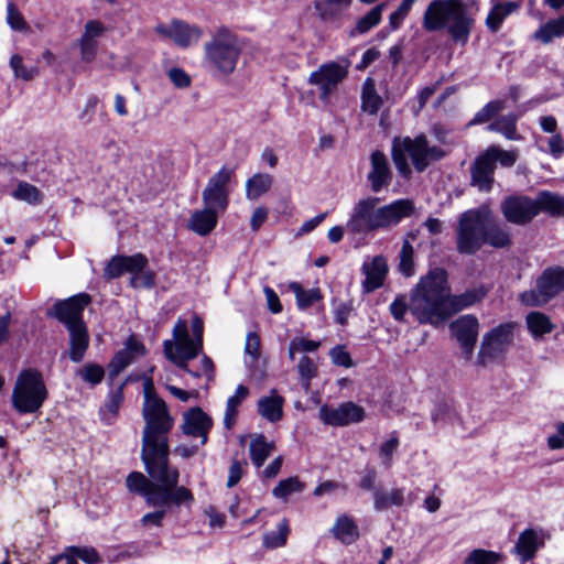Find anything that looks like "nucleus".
Returning a JSON list of instances; mask_svg holds the SVG:
<instances>
[{"label":"nucleus","mask_w":564,"mask_h":564,"mask_svg":"<svg viewBox=\"0 0 564 564\" xmlns=\"http://www.w3.org/2000/svg\"><path fill=\"white\" fill-rule=\"evenodd\" d=\"M144 427L142 432L141 459L147 473L132 471L126 479L129 491L145 499L149 507H171L192 502L193 495L186 487H178V470L169 466V434L174 420L166 403L153 392L150 380L144 383V403L142 406Z\"/></svg>","instance_id":"1"},{"label":"nucleus","mask_w":564,"mask_h":564,"mask_svg":"<svg viewBox=\"0 0 564 564\" xmlns=\"http://www.w3.org/2000/svg\"><path fill=\"white\" fill-rule=\"evenodd\" d=\"M447 272L442 268H434L420 278L409 296L398 295L389 308L398 322H404L406 312H410L419 324L436 327L447 321Z\"/></svg>","instance_id":"2"},{"label":"nucleus","mask_w":564,"mask_h":564,"mask_svg":"<svg viewBox=\"0 0 564 564\" xmlns=\"http://www.w3.org/2000/svg\"><path fill=\"white\" fill-rule=\"evenodd\" d=\"M378 197H366L355 203L346 229L354 235H367L379 229L398 225L403 218L410 217L414 205L410 199H398L378 207Z\"/></svg>","instance_id":"3"},{"label":"nucleus","mask_w":564,"mask_h":564,"mask_svg":"<svg viewBox=\"0 0 564 564\" xmlns=\"http://www.w3.org/2000/svg\"><path fill=\"white\" fill-rule=\"evenodd\" d=\"M422 24L427 32L446 30L455 43L466 45L474 20L462 0H433L424 11Z\"/></svg>","instance_id":"4"},{"label":"nucleus","mask_w":564,"mask_h":564,"mask_svg":"<svg viewBox=\"0 0 564 564\" xmlns=\"http://www.w3.org/2000/svg\"><path fill=\"white\" fill-rule=\"evenodd\" d=\"M243 48L242 39L228 26L221 25L204 44V61L208 68L227 76L235 72Z\"/></svg>","instance_id":"5"},{"label":"nucleus","mask_w":564,"mask_h":564,"mask_svg":"<svg viewBox=\"0 0 564 564\" xmlns=\"http://www.w3.org/2000/svg\"><path fill=\"white\" fill-rule=\"evenodd\" d=\"M506 219L517 225L530 223L541 212L561 215L564 210V199L552 192H540L535 199L528 196H510L501 204Z\"/></svg>","instance_id":"6"},{"label":"nucleus","mask_w":564,"mask_h":564,"mask_svg":"<svg viewBox=\"0 0 564 564\" xmlns=\"http://www.w3.org/2000/svg\"><path fill=\"white\" fill-rule=\"evenodd\" d=\"M406 155L410 156L414 169L417 172H423L432 162L444 158L445 151L440 147L430 145L424 134H420L414 139L409 137L403 140L394 139L392 159L399 173L405 177L411 174Z\"/></svg>","instance_id":"7"},{"label":"nucleus","mask_w":564,"mask_h":564,"mask_svg":"<svg viewBox=\"0 0 564 564\" xmlns=\"http://www.w3.org/2000/svg\"><path fill=\"white\" fill-rule=\"evenodd\" d=\"M193 337L189 336L187 322L180 318L173 327V338L163 343L165 357L176 367H185L186 360H193L203 350V321L195 315L192 323Z\"/></svg>","instance_id":"8"},{"label":"nucleus","mask_w":564,"mask_h":564,"mask_svg":"<svg viewBox=\"0 0 564 564\" xmlns=\"http://www.w3.org/2000/svg\"><path fill=\"white\" fill-rule=\"evenodd\" d=\"M47 398L42 375L35 370H23L17 378L12 392V404L19 413H34Z\"/></svg>","instance_id":"9"},{"label":"nucleus","mask_w":564,"mask_h":564,"mask_svg":"<svg viewBox=\"0 0 564 564\" xmlns=\"http://www.w3.org/2000/svg\"><path fill=\"white\" fill-rule=\"evenodd\" d=\"M484 219L479 212L467 210L459 217L456 247L459 253L474 254L482 246Z\"/></svg>","instance_id":"10"},{"label":"nucleus","mask_w":564,"mask_h":564,"mask_svg":"<svg viewBox=\"0 0 564 564\" xmlns=\"http://www.w3.org/2000/svg\"><path fill=\"white\" fill-rule=\"evenodd\" d=\"M512 330L511 324H501L485 334L477 356L478 365L487 366L502 359L513 341Z\"/></svg>","instance_id":"11"},{"label":"nucleus","mask_w":564,"mask_h":564,"mask_svg":"<svg viewBox=\"0 0 564 564\" xmlns=\"http://www.w3.org/2000/svg\"><path fill=\"white\" fill-rule=\"evenodd\" d=\"M563 283V269H546L538 278L535 289L521 293L520 300L527 306L544 305L561 291Z\"/></svg>","instance_id":"12"},{"label":"nucleus","mask_w":564,"mask_h":564,"mask_svg":"<svg viewBox=\"0 0 564 564\" xmlns=\"http://www.w3.org/2000/svg\"><path fill=\"white\" fill-rule=\"evenodd\" d=\"M154 31L162 40L170 41L181 48L196 45L204 34L200 26L180 19H173L169 23H159Z\"/></svg>","instance_id":"13"},{"label":"nucleus","mask_w":564,"mask_h":564,"mask_svg":"<svg viewBox=\"0 0 564 564\" xmlns=\"http://www.w3.org/2000/svg\"><path fill=\"white\" fill-rule=\"evenodd\" d=\"M235 176V169L223 166L207 182L202 193L204 205L219 213L225 212L229 204L228 185Z\"/></svg>","instance_id":"14"},{"label":"nucleus","mask_w":564,"mask_h":564,"mask_svg":"<svg viewBox=\"0 0 564 564\" xmlns=\"http://www.w3.org/2000/svg\"><path fill=\"white\" fill-rule=\"evenodd\" d=\"M321 341L312 340L304 336H296L289 344L288 355L290 360L295 359L296 354H307L316 351L321 347ZM297 372L300 381L305 390L310 389L311 380L317 376V366L315 361L303 355L297 362Z\"/></svg>","instance_id":"15"},{"label":"nucleus","mask_w":564,"mask_h":564,"mask_svg":"<svg viewBox=\"0 0 564 564\" xmlns=\"http://www.w3.org/2000/svg\"><path fill=\"white\" fill-rule=\"evenodd\" d=\"M346 65L330 62L321 65L315 72L311 73L308 84L319 88V99L324 102L329 100L330 95L336 90L339 83L347 76Z\"/></svg>","instance_id":"16"},{"label":"nucleus","mask_w":564,"mask_h":564,"mask_svg":"<svg viewBox=\"0 0 564 564\" xmlns=\"http://www.w3.org/2000/svg\"><path fill=\"white\" fill-rule=\"evenodd\" d=\"M550 539L549 532L541 527L524 529L518 536L513 553L522 563L533 560L545 542Z\"/></svg>","instance_id":"17"},{"label":"nucleus","mask_w":564,"mask_h":564,"mask_svg":"<svg viewBox=\"0 0 564 564\" xmlns=\"http://www.w3.org/2000/svg\"><path fill=\"white\" fill-rule=\"evenodd\" d=\"M319 419L327 425L346 426L361 422L365 419V410L350 401L344 402L337 408L323 405L319 409Z\"/></svg>","instance_id":"18"},{"label":"nucleus","mask_w":564,"mask_h":564,"mask_svg":"<svg viewBox=\"0 0 564 564\" xmlns=\"http://www.w3.org/2000/svg\"><path fill=\"white\" fill-rule=\"evenodd\" d=\"M89 303L90 296L86 293H80L54 304L52 308L53 315L64 323L67 328L75 324H84L83 311Z\"/></svg>","instance_id":"19"},{"label":"nucleus","mask_w":564,"mask_h":564,"mask_svg":"<svg viewBox=\"0 0 564 564\" xmlns=\"http://www.w3.org/2000/svg\"><path fill=\"white\" fill-rule=\"evenodd\" d=\"M451 330L460 344L465 358L470 359L477 341L479 323L474 315H464L451 324Z\"/></svg>","instance_id":"20"},{"label":"nucleus","mask_w":564,"mask_h":564,"mask_svg":"<svg viewBox=\"0 0 564 564\" xmlns=\"http://www.w3.org/2000/svg\"><path fill=\"white\" fill-rule=\"evenodd\" d=\"M212 426V417L198 406L192 408L183 414V423L181 426L183 433L200 438L202 445L206 444Z\"/></svg>","instance_id":"21"},{"label":"nucleus","mask_w":564,"mask_h":564,"mask_svg":"<svg viewBox=\"0 0 564 564\" xmlns=\"http://www.w3.org/2000/svg\"><path fill=\"white\" fill-rule=\"evenodd\" d=\"M487 293L488 289L485 285H477L462 294H452L451 286L448 285L447 319L454 314L479 303Z\"/></svg>","instance_id":"22"},{"label":"nucleus","mask_w":564,"mask_h":564,"mask_svg":"<svg viewBox=\"0 0 564 564\" xmlns=\"http://www.w3.org/2000/svg\"><path fill=\"white\" fill-rule=\"evenodd\" d=\"M496 165L485 151L478 155L470 169L471 185L479 191L489 192L494 183Z\"/></svg>","instance_id":"23"},{"label":"nucleus","mask_w":564,"mask_h":564,"mask_svg":"<svg viewBox=\"0 0 564 564\" xmlns=\"http://www.w3.org/2000/svg\"><path fill=\"white\" fill-rule=\"evenodd\" d=\"M371 171L368 180L371 183V189L375 193L389 185L391 181V170L387 156L381 151H373L370 156Z\"/></svg>","instance_id":"24"},{"label":"nucleus","mask_w":564,"mask_h":564,"mask_svg":"<svg viewBox=\"0 0 564 564\" xmlns=\"http://www.w3.org/2000/svg\"><path fill=\"white\" fill-rule=\"evenodd\" d=\"M352 2L354 0H315L314 10L321 21L336 23L340 21Z\"/></svg>","instance_id":"25"},{"label":"nucleus","mask_w":564,"mask_h":564,"mask_svg":"<svg viewBox=\"0 0 564 564\" xmlns=\"http://www.w3.org/2000/svg\"><path fill=\"white\" fill-rule=\"evenodd\" d=\"M104 25L95 20L88 21L79 40L80 56L84 62H91L97 52V39L104 33Z\"/></svg>","instance_id":"26"},{"label":"nucleus","mask_w":564,"mask_h":564,"mask_svg":"<svg viewBox=\"0 0 564 564\" xmlns=\"http://www.w3.org/2000/svg\"><path fill=\"white\" fill-rule=\"evenodd\" d=\"M362 272L366 275L364 290L369 293L379 289L388 272L387 261L383 257H375L371 262L364 263Z\"/></svg>","instance_id":"27"},{"label":"nucleus","mask_w":564,"mask_h":564,"mask_svg":"<svg viewBox=\"0 0 564 564\" xmlns=\"http://www.w3.org/2000/svg\"><path fill=\"white\" fill-rule=\"evenodd\" d=\"M283 397L279 395L276 390H271L269 395L258 400V413L269 422H278L283 416Z\"/></svg>","instance_id":"28"},{"label":"nucleus","mask_w":564,"mask_h":564,"mask_svg":"<svg viewBox=\"0 0 564 564\" xmlns=\"http://www.w3.org/2000/svg\"><path fill=\"white\" fill-rule=\"evenodd\" d=\"M218 213L206 206L202 210H196L189 218L188 228L199 236L208 235L217 225Z\"/></svg>","instance_id":"29"},{"label":"nucleus","mask_w":564,"mask_h":564,"mask_svg":"<svg viewBox=\"0 0 564 564\" xmlns=\"http://www.w3.org/2000/svg\"><path fill=\"white\" fill-rule=\"evenodd\" d=\"M70 335L69 358L74 362H79L88 347L89 338L85 324H75L67 328Z\"/></svg>","instance_id":"30"},{"label":"nucleus","mask_w":564,"mask_h":564,"mask_svg":"<svg viewBox=\"0 0 564 564\" xmlns=\"http://www.w3.org/2000/svg\"><path fill=\"white\" fill-rule=\"evenodd\" d=\"M383 100L376 90L375 80L366 78L361 89V110L369 115H376L382 107Z\"/></svg>","instance_id":"31"},{"label":"nucleus","mask_w":564,"mask_h":564,"mask_svg":"<svg viewBox=\"0 0 564 564\" xmlns=\"http://www.w3.org/2000/svg\"><path fill=\"white\" fill-rule=\"evenodd\" d=\"M332 532L344 544H351L359 538L357 524L346 514L337 518Z\"/></svg>","instance_id":"32"},{"label":"nucleus","mask_w":564,"mask_h":564,"mask_svg":"<svg viewBox=\"0 0 564 564\" xmlns=\"http://www.w3.org/2000/svg\"><path fill=\"white\" fill-rule=\"evenodd\" d=\"M248 387L239 384L235 391V394L228 398L224 415V425L227 430H231L236 424L238 408L248 398Z\"/></svg>","instance_id":"33"},{"label":"nucleus","mask_w":564,"mask_h":564,"mask_svg":"<svg viewBox=\"0 0 564 564\" xmlns=\"http://www.w3.org/2000/svg\"><path fill=\"white\" fill-rule=\"evenodd\" d=\"M518 9V4L514 2H499L492 7L486 18V25L491 32H497L505 19L513 13Z\"/></svg>","instance_id":"34"},{"label":"nucleus","mask_w":564,"mask_h":564,"mask_svg":"<svg viewBox=\"0 0 564 564\" xmlns=\"http://www.w3.org/2000/svg\"><path fill=\"white\" fill-rule=\"evenodd\" d=\"M273 177L270 174L257 173L246 182V197L249 200H257L272 186Z\"/></svg>","instance_id":"35"},{"label":"nucleus","mask_w":564,"mask_h":564,"mask_svg":"<svg viewBox=\"0 0 564 564\" xmlns=\"http://www.w3.org/2000/svg\"><path fill=\"white\" fill-rule=\"evenodd\" d=\"M404 501V490L400 488L392 489L389 492L377 490L373 494V507L377 511H382L390 507H401Z\"/></svg>","instance_id":"36"},{"label":"nucleus","mask_w":564,"mask_h":564,"mask_svg":"<svg viewBox=\"0 0 564 564\" xmlns=\"http://www.w3.org/2000/svg\"><path fill=\"white\" fill-rule=\"evenodd\" d=\"M564 34V17H560L555 20H551L543 24L536 30L532 39L541 42L542 44H549L554 39L561 37Z\"/></svg>","instance_id":"37"},{"label":"nucleus","mask_w":564,"mask_h":564,"mask_svg":"<svg viewBox=\"0 0 564 564\" xmlns=\"http://www.w3.org/2000/svg\"><path fill=\"white\" fill-rule=\"evenodd\" d=\"M289 288L295 294L296 304L300 310H306L323 299L318 288L304 290L297 282L290 283Z\"/></svg>","instance_id":"38"},{"label":"nucleus","mask_w":564,"mask_h":564,"mask_svg":"<svg viewBox=\"0 0 564 564\" xmlns=\"http://www.w3.org/2000/svg\"><path fill=\"white\" fill-rule=\"evenodd\" d=\"M273 444L268 443L265 437L260 434L257 435L250 443L249 452H250V458L253 463V465L257 468H260L265 459L271 455L273 452Z\"/></svg>","instance_id":"39"},{"label":"nucleus","mask_w":564,"mask_h":564,"mask_svg":"<svg viewBox=\"0 0 564 564\" xmlns=\"http://www.w3.org/2000/svg\"><path fill=\"white\" fill-rule=\"evenodd\" d=\"M482 243H488L495 248H505L510 246L511 238L507 229L498 225L486 226L484 223Z\"/></svg>","instance_id":"40"},{"label":"nucleus","mask_w":564,"mask_h":564,"mask_svg":"<svg viewBox=\"0 0 564 564\" xmlns=\"http://www.w3.org/2000/svg\"><path fill=\"white\" fill-rule=\"evenodd\" d=\"M384 9L386 3H380L373 7L370 11L367 12V14L357 21L355 29L350 31V35L355 36L356 34H365L378 25L381 21L382 12Z\"/></svg>","instance_id":"41"},{"label":"nucleus","mask_w":564,"mask_h":564,"mask_svg":"<svg viewBox=\"0 0 564 564\" xmlns=\"http://www.w3.org/2000/svg\"><path fill=\"white\" fill-rule=\"evenodd\" d=\"M529 332L534 337H541L552 330L553 325L549 317L540 312H531L525 317Z\"/></svg>","instance_id":"42"},{"label":"nucleus","mask_w":564,"mask_h":564,"mask_svg":"<svg viewBox=\"0 0 564 564\" xmlns=\"http://www.w3.org/2000/svg\"><path fill=\"white\" fill-rule=\"evenodd\" d=\"M12 196L18 200H23L31 205H36L42 202L43 195L40 189L28 183V182H19L15 189L12 192Z\"/></svg>","instance_id":"43"},{"label":"nucleus","mask_w":564,"mask_h":564,"mask_svg":"<svg viewBox=\"0 0 564 564\" xmlns=\"http://www.w3.org/2000/svg\"><path fill=\"white\" fill-rule=\"evenodd\" d=\"M290 533L289 522L286 519H283L279 525L278 530L274 532H267L263 535V545L267 549H278L284 546L288 540V535Z\"/></svg>","instance_id":"44"},{"label":"nucleus","mask_w":564,"mask_h":564,"mask_svg":"<svg viewBox=\"0 0 564 564\" xmlns=\"http://www.w3.org/2000/svg\"><path fill=\"white\" fill-rule=\"evenodd\" d=\"M305 488V485L300 480L297 476L282 479L273 488L272 495L279 499H286L290 495L301 492Z\"/></svg>","instance_id":"45"},{"label":"nucleus","mask_w":564,"mask_h":564,"mask_svg":"<svg viewBox=\"0 0 564 564\" xmlns=\"http://www.w3.org/2000/svg\"><path fill=\"white\" fill-rule=\"evenodd\" d=\"M503 555L485 549L473 550L465 558L464 564H498Z\"/></svg>","instance_id":"46"},{"label":"nucleus","mask_w":564,"mask_h":564,"mask_svg":"<svg viewBox=\"0 0 564 564\" xmlns=\"http://www.w3.org/2000/svg\"><path fill=\"white\" fill-rule=\"evenodd\" d=\"M516 121L517 118L514 116L508 115L490 123L488 130L499 132L509 140H517Z\"/></svg>","instance_id":"47"},{"label":"nucleus","mask_w":564,"mask_h":564,"mask_svg":"<svg viewBox=\"0 0 564 564\" xmlns=\"http://www.w3.org/2000/svg\"><path fill=\"white\" fill-rule=\"evenodd\" d=\"M486 152L496 165L497 162L503 167H511L518 160L517 151L502 150L497 145L489 147Z\"/></svg>","instance_id":"48"},{"label":"nucleus","mask_w":564,"mask_h":564,"mask_svg":"<svg viewBox=\"0 0 564 564\" xmlns=\"http://www.w3.org/2000/svg\"><path fill=\"white\" fill-rule=\"evenodd\" d=\"M189 361L191 360H186V366L185 367H178V368L184 370V371H186V372H188L194 378L206 377L208 381L213 379V377H214V364H213V361H212V359L209 357L203 356L202 359H200L199 366L195 367V368H191L189 367Z\"/></svg>","instance_id":"49"},{"label":"nucleus","mask_w":564,"mask_h":564,"mask_svg":"<svg viewBox=\"0 0 564 564\" xmlns=\"http://www.w3.org/2000/svg\"><path fill=\"white\" fill-rule=\"evenodd\" d=\"M133 360V355L130 349H122L116 354L109 364V377L113 379L124 368H127Z\"/></svg>","instance_id":"50"},{"label":"nucleus","mask_w":564,"mask_h":564,"mask_svg":"<svg viewBox=\"0 0 564 564\" xmlns=\"http://www.w3.org/2000/svg\"><path fill=\"white\" fill-rule=\"evenodd\" d=\"M414 249L409 240H404L402 245V249L400 252V271L405 276H411L414 274Z\"/></svg>","instance_id":"51"},{"label":"nucleus","mask_w":564,"mask_h":564,"mask_svg":"<svg viewBox=\"0 0 564 564\" xmlns=\"http://www.w3.org/2000/svg\"><path fill=\"white\" fill-rule=\"evenodd\" d=\"M10 66L14 73V76L23 80H31L39 74L37 67H25L23 65L22 57L19 54L11 56Z\"/></svg>","instance_id":"52"},{"label":"nucleus","mask_w":564,"mask_h":564,"mask_svg":"<svg viewBox=\"0 0 564 564\" xmlns=\"http://www.w3.org/2000/svg\"><path fill=\"white\" fill-rule=\"evenodd\" d=\"M148 258L142 253H135L132 256H123V264L126 273H130L131 276L139 273L148 267Z\"/></svg>","instance_id":"53"},{"label":"nucleus","mask_w":564,"mask_h":564,"mask_svg":"<svg viewBox=\"0 0 564 564\" xmlns=\"http://www.w3.org/2000/svg\"><path fill=\"white\" fill-rule=\"evenodd\" d=\"M503 109V102L495 100L488 102L481 110H479L471 123H484L491 120L498 112Z\"/></svg>","instance_id":"54"},{"label":"nucleus","mask_w":564,"mask_h":564,"mask_svg":"<svg viewBox=\"0 0 564 564\" xmlns=\"http://www.w3.org/2000/svg\"><path fill=\"white\" fill-rule=\"evenodd\" d=\"M78 375L84 381L95 386L102 381L105 371L101 366L91 364L79 369Z\"/></svg>","instance_id":"55"},{"label":"nucleus","mask_w":564,"mask_h":564,"mask_svg":"<svg viewBox=\"0 0 564 564\" xmlns=\"http://www.w3.org/2000/svg\"><path fill=\"white\" fill-rule=\"evenodd\" d=\"M130 285L134 289H151L155 285V273L152 270L143 269L130 278Z\"/></svg>","instance_id":"56"},{"label":"nucleus","mask_w":564,"mask_h":564,"mask_svg":"<svg viewBox=\"0 0 564 564\" xmlns=\"http://www.w3.org/2000/svg\"><path fill=\"white\" fill-rule=\"evenodd\" d=\"M7 21L15 31H25L29 29L24 18L12 2H9L7 7Z\"/></svg>","instance_id":"57"},{"label":"nucleus","mask_w":564,"mask_h":564,"mask_svg":"<svg viewBox=\"0 0 564 564\" xmlns=\"http://www.w3.org/2000/svg\"><path fill=\"white\" fill-rule=\"evenodd\" d=\"M123 273H126L123 256H115L106 264L104 276L107 280H112L121 276Z\"/></svg>","instance_id":"58"},{"label":"nucleus","mask_w":564,"mask_h":564,"mask_svg":"<svg viewBox=\"0 0 564 564\" xmlns=\"http://www.w3.org/2000/svg\"><path fill=\"white\" fill-rule=\"evenodd\" d=\"M245 352L252 361L258 360L260 356V337L257 333H248L245 344Z\"/></svg>","instance_id":"59"},{"label":"nucleus","mask_w":564,"mask_h":564,"mask_svg":"<svg viewBox=\"0 0 564 564\" xmlns=\"http://www.w3.org/2000/svg\"><path fill=\"white\" fill-rule=\"evenodd\" d=\"M167 76L173 85L177 88H187L191 86V77L188 74L178 67H173L169 70Z\"/></svg>","instance_id":"60"},{"label":"nucleus","mask_w":564,"mask_h":564,"mask_svg":"<svg viewBox=\"0 0 564 564\" xmlns=\"http://www.w3.org/2000/svg\"><path fill=\"white\" fill-rule=\"evenodd\" d=\"M330 359L336 366L349 368L351 367V358L349 352L343 346H336L329 351Z\"/></svg>","instance_id":"61"},{"label":"nucleus","mask_w":564,"mask_h":564,"mask_svg":"<svg viewBox=\"0 0 564 564\" xmlns=\"http://www.w3.org/2000/svg\"><path fill=\"white\" fill-rule=\"evenodd\" d=\"M70 552H75V555L87 564H96L100 561V556L94 547L70 546Z\"/></svg>","instance_id":"62"},{"label":"nucleus","mask_w":564,"mask_h":564,"mask_svg":"<svg viewBox=\"0 0 564 564\" xmlns=\"http://www.w3.org/2000/svg\"><path fill=\"white\" fill-rule=\"evenodd\" d=\"M246 462H240L237 459H234L230 467H229V476L227 480V487L232 488L235 487L239 480L241 479L243 475V465H246Z\"/></svg>","instance_id":"63"},{"label":"nucleus","mask_w":564,"mask_h":564,"mask_svg":"<svg viewBox=\"0 0 564 564\" xmlns=\"http://www.w3.org/2000/svg\"><path fill=\"white\" fill-rule=\"evenodd\" d=\"M160 509L153 512H148L141 518V523L147 525L161 527L169 507H159Z\"/></svg>","instance_id":"64"}]
</instances>
